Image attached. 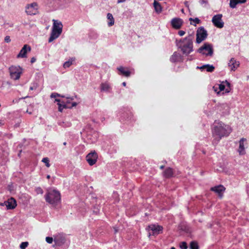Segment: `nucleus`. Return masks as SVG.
Listing matches in <instances>:
<instances>
[{
  "label": "nucleus",
  "mask_w": 249,
  "mask_h": 249,
  "mask_svg": "<svg viewBox=\"0 0 249 249\" xmlns=\"http://www.w3.org/2000/svg\"><path fill=\"white\" fill-rule=\"evenodd\" d=\"M231 131V127L222 122H214L213 134V136L218 137V141L222 137L228 136Z\"/></svg>",
  "instance_id": "nucleus-1"
},
{
  "label": "nucleus",
  "mask_w": 249,
  "mask_h": 249,
  "mask_svg": "<svg viewBox=\"0 0 249 249\" xmlns=\"http://www.w3.org/2000/svg\"><path fill=\"white\" fill-rule=\"evenodd\" d=\"M193 36L190 35L185 38L180 40L177 45L181 49L183 54H189L193 51Z\"/></svg>",
  "instance_id": "nucleus-2"
},
{
  "label": "nucleus",
  "mask_w": 249,
  "mask_h": 249,
  "mask_svg": "<svg viewBox=\"0 0 249 249\" xmlns=\"http://www.w3.org/2000/svg\"><path fill=\"white\" fill-rule=\"evenodd\" d=\"M45 197L46 202L54 206H56L61 201L60 193L55 190L48 192Z\"/></svg>",
  "instance_id": "nucleus-3"
},
{
  "label": "nucleus",
  "mask_w": 249,
  "mask_h": 249,
  "mask_svg": "<svg viewBox=\"0 0 249 249\" xmlns=\"http://www.w3.org/2000/svg\"><path fill=\"white\" fill-rule=\"evenodd\" d=\"M53 26L50 37L49 38V42H51L58 38L62 32L63 25L61 22L55 19H53Z\"/></svg>",
  "instance_id": "nucleus-4"
},
{
  "label": "nucleus",
  "mask_w": 249,
  "mask_h": 249,
  "mask_svg": "<svg viewBox=\"0 0 249 249\" xmlns=\"http://www.w3.org/2000/svg\"><path fill=\"white\" fill-rule=\"evenodd\" d=\"M9 71L11 78L15 80L19 79L23 72V69L19 66H12Z\"/></svg>",
  "instance_id": "nucleus-5"
},
{
  "label": "nucleus",
  "mask_w": 249,
  "mask_h": 249,
  "mask_svg": "<svg viewBox=\"0 0 249 249\" xmlns=\"http://www.w3.org/2000/svg\"><path fill=\"white\" fill-rule=\"evenodd\" d=\"M198 52L206 56H212L213 54V46L208 43H204L199 48Z\"/></svg>",
  "instance_id": "nucleus-6"
},
{
  "label": "nucleus",
  "mask_w": 249,
  "mask_h": 249,
  "mask_svg": "<svg viewBox=\"0 0 249 249\" xmlns=\"http://www.w3.org/2000/svg\"><path fill=\"white\" fill-rule=\"evenodd\" d=\"M25 12L28 15L30 16L37 14L38 13V4L36 2H34L27 4L25 7Z\"/></svg>",
  "instance_id": "nucleus-7"
},
{
  "label": "nucleus",
  "mask_w": 249,
  "mask_h": 249,
  "mask_svg": "<svg viewBox=\"0 0 249 249\" xmlns=\"http://www.w3.org/2000/svg\"><path fill=\"white\" fill-rule=\"evenodd\" d=\"M207 31L204 27H199L196 32V43L199 44L204 40L207 38Z\"/></svg>",
  "instance_id": "nucleus-8"
},
{
  "label": "nucleus",
  "mask_w": 249,
  "mask_h": 249,
  "mask_svg": "<svg viewBox=\"0 0 249 249\" xmlns=\"http://www.w3.org/2000/svg\"><path fill=\"white\" fill-rule=\"evenodd\" d=\"M222 18V14H217L213 17L212 21L214 26L218 28H222L224 27V23Z\"/></svg>",
  "instance_id": "nucleus-9"
},
{
  "label": "nucleus",
  "mask_w": 249,
  "mask_h": 249,
  "mask_svg": "<svg viewBox=\"0 0 249 249\" xmlns=\"http://www.w3.org/2000/svg\"><path fill=\"white\" fill-rule=\"evenodd\" d=\"M148 229L152 231L151 232H149V236L151 235H158L162 232L163 231V228L162 226L154 224L149 225L148 226Z\"/></svg>",
  "instance_id": "nucleus-10"
},
{
  "label": "nucleus",
  "mask_w": 249,
  "mask_h": 249,
  "mask_svg": "<svg viewBox=\"0 0 249 249\" xmlns=\"http://www.w3.org/2000/svg\"><path fill=\"white\" fill-rule=\"evenodd\" d=\"M98 159L97 153L95 152H91L88 154L86 157V160L89 165L92 166L96 163Z\"/></svg>",
  "instance_id": "nucleus-11"
},
{
  "label": "nucleus",
  "mask_w": 249,
  "mask_h": 249,
  "mask_svg": "<svg viewBox=\"0 0 249 249\" xmlns=\"http://www.w3.org/2000/svg\"><path fill=\"white\" fill-rule=\"evenodd\" d=\"M31 48L28 45L25 44L23 46L19 53L17 55V58H26L27 57V53L30 52Z\"/></svg>",
  "instance_id": "nucleus-12"
},
{
  "label": "nucleus",
  "mask_w": 249,
  "mask_h": 249,
  "mask_svg": "<svg viewBox=\"0 0 249 249\" xmlns=\"http://www.w3.org/2000/svg\"><path fill=\"white\" fill-rule=\"evenodd\" d=\"M183 21L182 19L178 18H173L171 21V24L173 28L176 29H180L182 24Z\"/></svg>",
  "instance_id": "nucleus-13"
},
{
  "label": "nucleus",
  "mask_w": 249,
  "mask_h": 249,
  "mask_svg": "<svg viewBox=\"0 0 249 249\" xmlns=\"http://www.w3.org/2000/svg\"><path fill=\"white\" fill-rule=\"evenodd\" d=\"M1 205L5 206L7 209H13L17 206V202L14 198L11 197L8 199L7 201L2 203Z\"/></svg>",
  "instance_id": "nucleus-14"
},
{
  "label": "nucleus",
  "mask_w": 249,
  "mask_h": 249,
  "mask_svg": "<svg viewBox=\"0 0 249 249\" xmlns=\"http://www.w3.org/2000/svg\"><path fill=\"white\" fill-rule=\"evenodd\" d=\"M211 190L217 193L220 197H222V194L225 191V188L223 186L220 185L211 188Z\"/></svg>",
  "instance_id": "nucleus-15"
},
{
  "label": "nucleus",
  "mask_w": 249,
  "mask_h": 249,
  "mask_svg": "<svg viewBox=\"0 0 249 249\" xmlns=\"http://www.w3.org/2000/svg\"><path fill=\"white\" fill-rule=\"evenodd\" d=\"M53 240L56 245L61 246L65 242L66 240L63 235L61 234H58L54 237Z\"/></svg>",
  "instance_id": "nucleus-16"
},
{
  "label": "nucleus",
  "mask_w": 249,
  "mask_h": 249,
  "mask_svg": "<svg viewBox=\"0 0 249 249\" xmlns=\"http://www.w3.org/2000/svg\"><path fill=\"white\" fill-rule=\"evenodd\" d=\"M245 142H246V139L244 138H242L239 141L238 152L240 155H243L245 154L244 144Z\"/></svg>",
  "instance_id": "nucleus-17"
},
{
  "label": "nucleus",
  "mask_w": 249,
  "mask_h": 249,
  "mask_svg": "<svg viewBox=\"0 0 249 249\" xmlns=\"http://www.w3.org/2000/svg\"><path fill=\"white\" fill-rule=\"evenodd\" d=\"M239 66V63L234 58H231L229 63V66L231 71H235Z\"/></svg>",
  "instance_id": "nucleus-18"
},
{
  "label": "nucleus",
  "mask_w": 249,
  "mask_h": 249,
  "mask_svg": "<svg viewBox=\"0 0 249 249\" xmlns=\"http://www.w3.org/2000/svg\"><path fill=\"white\" fill-rule=\"evenodd\" d=\"M181 56L179 53H178L177 52H175L173 53V54L171 56L170 61L172 62H174V63L177 62L179 61L181 59Z\"/></svg>",
  "instance_id": "nucleus-19"
},
{
  "label": "nucleus",
  "mask_w": 249,
  "mask_h": 249,
  "mask_svg": "<svg viewBox=\"0 0 249 249\" xmlns=\"http://www.w3.org/2000/svg\"><path fill=\"white\" fill-rule=\"evenodd\" d=\"M118 70L124 76L129 77L130 74V72L127 70V68H124L123 67H120L117 68Z\"/></svg>",
  "instance_id": "nucleus-20"
},
{
  "label": "nucleus",
  "mask_w": 249,
  "mask_h": 249,
  "mask_svg": "<svg viewBox=\"0 0 249 249\" xmlns=\"http://www.w3.org/2000/svg\"><path fill=\"white\" fill-rule=\"evenodd\" d=\"M173 175V170L171 168H167L163 173V176L166 178L172 177Z\"/></svg>",
  "instance_id": "nucleus-21"
},
{
  "label": "nucleus",
  "mask_w": 249,
  "mask_h": 249,
  "mask_svg": "<svg viewBox=\"0 0 249 249\" xmlns=\"http://www.w3.org/2000/svg\"><path fill=\"white\" fill-rule=\"evenodd\" d=\"M153 5L155 8V10L157 13H160L162 11V7L160 4L156 0H154Z\"/></svg>",
  "instance_id": "nucleus-22"
},
{
  "label": "nucleus",
  "mask_w": 249,
  "mask_h": 249,
  "mask_svg": "<svg viewBox=\"0 0 249 249\" xmlns=\"http://www.w3.org/2000/svg\"><path fill=\"white\" fill-rule=\"evenodd\" d=\"M107 18L109 20V22H108V26H111L114 24V19L111 13H108L107 14Z\"/></svg>",
  "instance_id": "nucleus-23"
},
{
  "label": "nucleus",
  "mask_w": 249,
  "mask_h": 249,
  "mask_svg": "<svg viewBox=\"0 0 249 249\" xmlns=\"http://www.w3.org/2000/svg\"><path fill=\"white\" fill-rule=\"evenodd\" d=\"M110 89V86L107 83H102L101 85V90L103 91H107Z\"/></svg>",
  "instance_id": "nucleus-24"
},
{
  "label": "nucleus",
  "mask_w": 249,
  "mask_h": 249,
  "mask_svg": "<svg viewBox=\"0 0 249 249\" xmlns=\"http://www.w3.org/2000/svg\"><path fill=\"white\" fill-rule=\"evenodd\" d=\"M55 101L57 102H58V110L60 111V112H62L63 109L65 108H66L67 107H66V105L65 104H64V105H62L60 103V100L59 99H55Z\"/></svg>",
  "instance_id": "nucleus-25"
},
{
  "label": "nucleus",
  "mask_w": 249,
  "mask_h": 249,
  "mask_svg": "<svg viewBox=\"0 0 249 249\" xmlns=\"http://www.w3.org/2000/svg\"><path fill=\"white\" fill-rule=\"evenodd\" d=\"M239 2H238L237 0H230V6L231 8H234L236 7V5Z\"/></svg>",
  "instance_id": "nucleus-26"
},
{
  "label": "nucleus",
  "mask_w": 249,
  "mask_h": 249,
  "mask_svg": "<svg viewBox=\"0 0 249 249\" xmlns=\"http://www.w3.org/2000/svg\"><path fill=\"white\" fill-rule=\"evenodd\" d=\"M190 249H198V246L196 242L192 241L190 245Z\"/></svg>",
  "instance_id": "nucleus-27"
},
{
  "label": "nucleus",
  "mask_w": 249,
  "mask_h": 249,
  "mask_svg": "<svg viewBox=\"0 0 249 249\" xmlns=\"http://www.w3.org/2000/svg\"><path fill=\"white\" fill-rule=\"evenodd\" d=\"M206 71L208 72H212L214 70V67L213 65L207 64V67L206 68Z\"/></svg>",
  "instance_id": "nucleus-28"
},
{
  "label": "nucleus",
  "mask_w": 249,
  "mask_h": 249,
  "mask_svg": "<svg viewBox=\"0 0 249 249\" xmlns=\"http://www.w3.org/2000/svg\"><path fill=\"white\" fill-rule=\"evenodd\" d=\"M42 161L44 162L46 166L47 167H49L50 166V164L49 163V159L48 158H44L42 160Z\"/></svg>",
  "instance_id": "nucleus-29"
},
{
  "label": "nucleus",
  "mask_w": 249,
  "mask_h": 249,
  "mask_svg": "<svg viewBox=\"0 0 249 249\" xmlns=\"http://www.w3.org/2000/svg\"><path fill=\"white\" fill-rule=\"evenodd\" d=\"M179 247L181 249H187L188 248L187 244L186 242H182L180 243Z\"/></svg>",
  "instance_id": "nucleus-30"
},
{
  "label": "nucleus",
  "mask_w": 249,
  "mask_h": 249,
  "mask_svg": "<svg viewBox=\"0 0 249 249\" xmlns=\"http://www.w3.org/2000/svg\"><path fill=\"white\" fill-rule=\"evenodd\" d=\"M28 244H29L28 242H22L20 245V248L21 249H25L27 247Z\"/></svg>",
  "instance_id": "nucleus-31"
},
{
  "label": "nucleus",
  "mask_w": 249,
  "mask_h": 249,
  "mask_svg": "<svg viewBox=\"0 0 249 249\" xmlns=\"http://www.w3.org/2000/svg\"><path fill=\"white\" fill-rule=\"evenodd\" d=\"M189 20L190 21L193 20V21H194L195 24H194L193 25L195 26H196V24H199L200 22V19L197 18H196L194 19L192 18H189Z\"/></svg>",
  "instance_id": "nucleus-32"
},
{
  "label": "nucleus",
  "mask_w": 249,
  "mask_h": 249,
  "mask_svg": "<svg viewBox=\"0 0 249 249\" xmlns=\"http://www.w3.org/2000/svg\"><path fill=\"white\" fill-rule=\"evenodd\" d=\"M72 64V61L71 60L65 62L63 64V67L65 68H69Z\"/></svg>",
  "instance_id": "nucleus-33"
},
{
  "label": "nucleus",
  "mask_w": 249,
  "mask_h": 249,
  "mask_svg": "<svg viewBox=\"0 0 249 249\" xmlns=\"http://www.w3.org/2000/svg\"><path fill=\"white\" fill-rule=\"evenodd\" d=\"M218 87H219V91L217 92V93H219L220 91L224 90L225 88V86L222 83L218 85Z\"/></svg>",
  "instance_id": "nucleus-34"
},
{
  "label": "nucleus",
  "mask_w": 249,
  "mask_h": 249,
  "mask_svg": "<svg viewBox=\"0 0 249 249\" xmlns=\"http://www.w3.org/2000/svg\"><path fill=\"white\" fill-rule=\"evenodd\" d=\"M36 192L37 194H42L43 193L42 189L40 187L36 188Z\"/></svg>",
  "instance_id": "nucleus-35"
},
{
  "label": "nucleus",
  "mask_w": 249,
  "mask_h": 249,
  "mask_svg": "<svg viewBox=\"0 0 249 249\" xmlns=\"http://www.w3.org/2000/svg\"><path fill=\"white\" fill-rule=\"evenodd\" d=\"M46 241L49 244H51L53 243V238L51 237H46Z\"/></svg>",
  "instance_id": "nucleus-36"
},
{
  "label": "nucleus",
  "mask_w": 249,
  "mask_h": 249,
  "mask_svg": "<svg viewBox=\"0 0 249 249\" xmlns=\"http://www.w3.org/2000/svg\"><path fill=\"white\" fill-rule=\"evenodd\" d=\"M57 96H61L62 97H64V96H61L60 94L58 93H53L51 94V98H55Z\"/></svg>",
  "instance_id": "nucleus-37"
},
{
  "label": "nucleus",
  "mask_w": 249,
  "mask_h": 249,
  "mask_svg": "<svg viewBox=\"0 0 249 249\" xmlns=\"http://www.w3.org/2000/svg\"><path fill=\"white\" fill-rule=\"evenodd\" d=\"M4 41L6 43H9L11 41L10 36H6L4 38Z\"/></svg>",
  "instance_id": "nucleus-38"
},
{
  "label": "nucleus",
  "mask_w": 249,
  "mask_h": 249,
  "mask_svg": "<svg viewBox=\"0 0 249 249\" xmlns=\"http://www.w3.org/2000/svg\"><path fill=\"white\" fill-rule=\"evenodd\" d=\"M178 34L180 36H183L185 34V32L184 31L181 30L178 32Z\"/></svg>",
  "instance_id": "nucleus-39"
},
{
  "label": "nucleus",
  "mask_w": 249,
  "mask_h": 249,
  "mask_svg": "<svg viewBox=\"0 0 249 249\" xmlns=\"http://www.w3.org/2000/svg\"><path fill=\"white\" fill-rule=\"evenodd\" d=\"M206 67H207V64L204 65L201 67H197V68L201 69V70H203L204 69H206Z\"/></svg>",
  "instance_id": "nucleus-40"
},
{
  "label": "nucleus",
  "mask_w": 249,
  "mask_h": 249,
  "mask_svg": "<svg viewBox=\"0 0 249 249\" xmlns=\"http://www.w3.org/2000/svg\"><path fill=\"white\" fill-rule=\"evenodd\" d=\"M36 61V58L35 57H33L32 58H31V63H34Z\"/></svg>",
  "instance_id": "nucleus-41"
},
{
  "label": "nucleus",
  "mask_w": 249,
  "mask_h": 249,
  "mask_svg": "<svg viewBox=\"0 0 249 249\" xmlns=\"http://www.w3.org/2000/svg\"><path fill=\"white\" fill-rule=\"evenodd\" d=\"M237 1L239 2V3H244L246 2L247 0H237Z\"/></svg>",
  "instance_id": "nucleus-42"
},
{
  "label": "nucleus",
  "mask_w": 249,
  "mask_h": 249,
  "mask_svg": "<svg viewBox=\"0 0 249 249\" xmlns=\"http://www.w3.org/2000/svg\"><path fill=\"white\" fill-rule=\"evenodd\" d=\"M37 86H34L33 87H31L30 88V89L32 90H34L35 89H36V88Z\"/></svg>",
  "instance_id": "nucleus-43"
},
{
  "label": "nucleus",
  "mask_w": 249,
  "mask_h": 249,
  "mask_svg": "<svg viewBox=\"0 0 249 249\" xmlns=\"http://www.w3.org/2000/svg\"><path fill=\"white\" fill-rule=\"evenodd\" d=\"M225 83L226 84V85L228 87H230V86H231V84L230 83L228 82L227 81H225Z\"/></svg>",
  "instance_id": "nucleus-44"
},
{
  "label": "nucleus",
  "mask_w": 249,
  "mask_h": 249,
  "mask_svg": "<svg viewBox=\"0 0 249 249\" xmlns=\"http://www.w3.org/2000/svg\"><path fill=\"white\" fill-rule=\"evenodd\" d=\"M200 3L201 4H203L204 3H207V1L204 0H201L200 1Z\"/></svg>",
  "instance_id": "nucleus-45"
},
{
  "label": "nucleus",
  "mask_w": 249,
  "mask_h": 249,
  "mask_svg": "<svg viewBox=\"0 0 249 249\" xmlns=\"http://www.w3.org/2000/svg\"><path fill=\"white\" fill-rule=\"evenodd\" d=\"M77 105V104L76 102H73L72 103V107H75Z\"/></svg>",
  "instance_id": "nucleus-46"
},
{
  "label": "nucleus",
  "mask_w": 249,
  "mask_h": 249,
  "mask_svg": "<svg viewBox=\"0 0 249 249\" xmlns=\"http://www.w3.org/2000/svg\"><path fill=\"white\" fill-rule=\"evenodd\" d=\"M114 229L115 233H117L118 232V230L116 228H114Z\"/></svg>",
  "instance_id": "nucleus-47"
},
{
  "label": "nucleus",
  "mask_w": 249,
  "mask_h": 249,
  "mask_svg": "<svg viewBox=\"0 0 249 249\" xmlns=\"http://www.w3.org/2000/svg\"><path fill=\"white\" fill-rule=\"evenodd\" d=\"M230 89H226V92L228 93V92H230Z\"/></svg>",
  "instance_id": "nucleus-48"
},
{
  "label": "nucleus",
  "mask_w": 249,
  "mask_h": 249,
  "mask_svg": "<svg viewBox=\"0 0 249 249\" xmlns=\"http://www.w3.org/2000/svg\"><path fill=\"white\" fill-rule=\"evenodd\" d=\"M122 85L123 86H126V83L125 82H123L122 83Z\"/></svg>",
  "instance_id": "nucleus-49"
},
{
  "label": "nucleus",
  "mask_w": 249,
  "mask_h": 249,
  "mask_svg": "<svg viewBox=\"0 0 249 249\" xmlns=\"http://www.w3.org/2000/svg\"><path fill=\"white\" fill-rule=\"evenodd\" d=\"M163 168H164V166H163V165H161V166H160V168L161 169H163Z\"/></svg>",
  "instance_id": "nucleus-50"
},
{
  "label": "nucleus",
  "mask_w": 249,
  "mask_h": 249,
  "mask_svg": "<svg viewBox=\"0 0 249 249\" xmlns=\"http://www.w3.org/2000/svg\"><path fill=\"white\" fill-rule=\"evenodd\" d=\"M213 89H214V90L215 92H217V89H215V88L214 87H213Z\"/></svg>",
  "instance_id": "nucleus-51"
},
{
  "label": "nucleus",
  "mask_w": 249,
  "mask_h": 249,
  "mask_svg": "<svg viewBox=\"0 0 249 249\" xmlns=\"http://www.w3.org/2000/svg\"><path fill=\"white\" fill-rule=\"evenodd\" d=\"M47 178L48 179H49V178H50V175H47Z\"/></svg>",
  "instance_id": "nucleus-52"
},
{
  "label": "nucleus",
  "mask_w": 249,
  "mask_h": 249,
  "mask_svg": "<svg viewBox=\"0 0 249 249\" xmlns=\"http://www.w3.org/2000/svg\"><path fill=\"white\" fill-rule=\"evenodd\" d=\"M67 99H70L71 100H73V98H69V97H67Z\"/></svg>",
  "instance_id": "nucleus-53"
},
{
  "label": "nucleus",
  "mask_w": 249,
  "mask_h": 249,
  "mask_svg": "<svg viewBox=\"0 0 249 249\" xmlns=\"http://www.w3.org/2000/svg\"><path fill=\"white\" fill-rule=\"evenodd\" d=\"M2 125V122L0 120V126Z\"/></svg>",
  "instance_id": "nucleus-54"
},
{
  "label": "nucleus",
  "mask_w": 249,
  "mask_h": 249,
  "mask_svg": "<svg viewBox=\"0 0 249 249\" xmlns=\"http://www.w3.org/2000/svg\"><path fill=\"white\" fill-rule=\"evenodd\" d=\"M171 249H176V248L174 247H171Z\"/></svg>",
  "instance_id": "nucleus-55"
},
{
  "label": "nucleus",
  "mask_w": 249,
  "mask_h": 249,
  "mask_svg": "<svg viewBox=\"0 0 249 249\" xmlns=\"http://www.w3.org/2000/svg\"><path fill=\"white\" fill-rule=\"evenodd\" d=\"M63 144H64V145H66V142H64L63 143Z\"/></svg>",
  "instance_id": "nucleus-56"
}]
</instances>
